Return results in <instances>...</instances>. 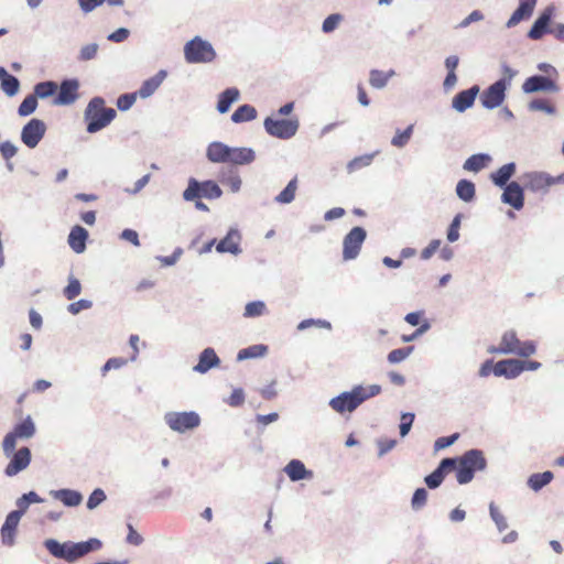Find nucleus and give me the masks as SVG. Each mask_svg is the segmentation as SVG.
<instances>
[{
	"instance_id": "052dcab7",
	"label": "nucleus",
	"mask_w": 564,
	"mask_h": 564,
	"mask_svg": "<svg viewBox=\"0 0 564 564\" xmlns=\"http://www.w3.org/2000/svg\"><path fill=\"white\" fill-rule=\"evenodd\" d=\"M414 419V413L405 412L401 414V423L399 425L401 437H405L409 434L413 425Z\"/></svg>"
},
{
	"instance_id": "5fc2aeb1",
	"label": "nucleus",
	"mask_w": 564,
	"mask_h": 564,
	"mask_svg": "<svg viewBox=\"0 0 564 564\" xmlns=\"http://www.w3.org/2000/svg\"><path fill=\"white\" fill-rule=\"evenodd\" d=\"M98 48L99 46L97 43H90L82 46L78 52L77 61L88 62L94 59L97 56Z\"/></svg>"
},
{
	"instance_id": "6e6552de",
	"label": "nucleus",
	"mask_w": 564,
	"mask_h": 564,
	"mask_svg": "<svg viewBox=\"0 0 564 564\" xmlns=\"http://www.w3.org/2000/svg\"><path fill=\"white\" fill-rule=\"evenodd\" d=\"M263 127L269 135L281 140H289L296 134L300 122L296 118L274 119L267 117L263 121Z\"/></svg>"
},
{
	"instance_id": "f257e3e1",
	"label": "nucleus",
	"mask_w": 564,
	"mask_h": 564,
	"mask_svg": "<svg viewBox=\"0 0 564 564\" xmlns=\"http://www.w3.org/2000/svg\"><path fill=\"white\" fill-rule=\"evenodd\" d=\"M381 392V387L379 384H370L362 386L357 384L352 387L349 391H344L338 395L332 398L328 402V405L333 411L339 414H344L346 412H354L358 409L364 402L378 395Z\"/></svg>"
},
{
	"instance_id": "72a5a7b5",
	"label": "nucleus",
	"mask_w": 564,
	"mask_h": 564,
	"mask_svg": "<svg viewBox=\"0 0 564 564\" xmlns=\"http://www.w3.org/2000/svg\"><path fill=\"white\" fill-rule=\"evenodd\" d=\"M239 95V90L235 87L227 88L220 93L217 101L218 112L226 113L231 105L238 100Z\"/></svg>"
},
{
	"instance_id": "423d86ee",
	"label": "nucleus",
	"mask_w": 564,
	"mask_h": 564,
	"mask_svg": "<svg viewBox=\"0 0 564 564\" xmlns=\"http://www.w3.org/2000/svg\"><path fill=\"white\" fill-rule=\"evenodd\" d=\"M216 56L212 43L200 36H195L184 45V57L189 64L212 63Z\"/></svg>"
},
{
	"instance_id": "4be33fe9",
	"label": "nucleus",
	"mask_w": 564,
	"mask_h": 564,
	"mask_svg": "<svg viewBox=\"0 0 564 564\" xmlns=\"http://www.w3.org/2000/svg\"><path fill=\"white\" fill-rule=\"evenodd\" d=\"M219 365L220 358L217 356L214 348L208 347L202 350L198 356V362L193 367V370L198 373H206Z\"/></svg>"
},
{
	"instance_id": "6ab92c4d",
	"label": "nucleus",
	"mask_w": 564,
	"mask_h": 564,
	"mask_svg": "<svg viewBox=\"0 0 564 564\" xmlns=\"http://www.w3.org/2000/svg\"><path fill=\"white\" fill-rule=\"evenodd\" d=\"M524 187L518 182H510L505 188L501 195V202L510 205L517 210L523 208L524 205Z\"/></svg>"
},
{
	"instance_id": "a211bd4d",
	"label": "nucleus",
	"mask_w": 564,
	"mask_h": 564,
	"mask_svg": "<svg viewBox=\"0 0 564 564\" xmlns=\"http://www.w3.org/2000/svg\"><path fill=\"white\" fill-rule=\"evenodd\" d=\"M78 87L79 83L77 79H64L58 87V94L53 100V105L67 106L75 102L78 97Z\"/></svg>"
},
{
	"instance_id": "f03ea898",
	"label": "nucleus",
	"mask_w": 564,
	"mask_h": 564,
	"mask_svg": "<svg viewBox=\"0 0 564 564\" xmlns=\"http://www.w3.org/2000/svg\"><path fill=\"white\" fill-rule=\"evenodd\" d=\"M44 546L54 557L73 563L88 553L99 550L102 543L96 538H90L84 542L68 541L64 543L55 539H47L44 541Z\"/></svg>"
},
{
	"instance_id": "338daca9",
	"label": "nucleus",
	"mask_w": 564,
	"mask_h": 564,
	"mask_svg": "<svg viewBox=\"0 0 564 564\" xmlns=\"http://www.w3.org/2000/svg\"><path fill=\"white\" fill-rule=\"evenodd\" d=\"M226 402L234 408L240 406L245 402L243 390L241 388L234 389Z\"/></svg>"
},
{
	"instance_id": "20e7f679",
	"label": "nucleus",
	"mask_w": 564,
	"mask_h": 564,
	"mask_svg": "<svg viewBox=\"0 0 564 564\" xmlns=\"http://www.w3.org/2000/svg\"><path fill=\"white\" fill-rule=\"evenodd\" d=\"M536 351V346L532 340L521 341L513 329L502 334L498 346H489L487 352L496 355H517L520 357H530Z\"/></svg>"
},
{
	"instance_id": "aec40b11",
	"label": "nucleus",
	"mask_w": 564,
	"mask_h": 564,
	"mask_svg": "<svg viewBox=\"0 0 564 564\" xmlns=\"http://www.w3.org/2000/svg\"><path fill=\"white\" fill-rule=\"evenodd\" d=\"M523 360L520 359H503L495 364L492 372L496 377H505L507 379H514L523 372Z\"/></svg>"
},
{
	"instance_id": "69168bd1",
	"label": "nucleus",
	"mask_w": 564,
	"mask_h": 564,
	"mask_svg": "<svg viewBox=\"0 0 564 564\" xmlns=\"http://www.w3.org/2000/svg\"><path fill=\"white\" fill-rule=\"evenodd\" d=\"M93 307V302L90 300L82 299L77 302H73L67 306L68 313L72 315H77L84 310H89Z\"/></svg>"
},
{
	"instance_id": "bb28decb",
	"label": "nucleus",
	"mask_w": 564,
	"mask_h": 564,
	"mask_svg": "<svg viewBox=\"0 0 564 564\" xmlns=\"http://www.w3.org/2000/svg\"><path fill=\"white\" fill-rule=\"evenodd\" d=\"M167 73L164 69L159 70L154 76L144 80L137 91L138 96L142 99L151 97L156 89L161 86L163 80L166 78Z\"/></svg>"
},
{
	"instance_id": "9b49d317",
	"label": "nucleus",
	"mask_w": 564,
	"mask_h": 564,
	"mask_svg": "<svg viewBox=\"0 0 564 564\" xmlns=\"http://www.w3.org/2000/svg\"><path fill=\"white\" fill-rule=\"evenodd\" d=\"M46 132V124L43 120L32 118L21 130V141L29 149H34L42 141Z\"/></svg>"
},
{
	"instance_id": "39448f33",
	"label": "nucleus",
	"mask_w": 564,
	"mask_h": 564,
	"mask_svg": "<svg viewBox=\"0 0 564 564\" xmlns=\"http://www.w3.org/2000/svg\"><path fill=\"white\" fill-rule=\"evenodd\" d=\"M457 459L456 480L459 485H466L474 479L476 471H481L487 466V460L480 449H469Z\"/></svg>"
},
{
	"instance_id": "473e14b6",
	"label": "nucleus",
	"mask_w": 564,
	"mask_h": 564,
	"mask_svg": "<svg viewBox=\"0 0 564 564\" xmlns=\"http://www.w3.org/2000/svg\"><path fill=\"white\" fill-rule=\"evenodd\" d=\"M254 159L256 153L251 148H231L228 163L245 165L252 163Z\"/></svg>"
},
{
	"instance_id": "8fccbe9b",
	"label": "nucleus",
	"mask_w": 564,
	"mask_h": 564,
	"mask_svg": "<svg viewBox=\"0 0 564 564\" xmlns=\"http://www.w3.org/2000/svg\"><path fill=\"white\" fill-rule=\"evenodd\" d=\"M80 292H82V284L79 282V280L73 275L68 276V284L63 290L64 296L67 300L72 301V300L76 299L80 294Z\"/></svg>"
},
{
	"instance_id": "6e6d98bb",
	"label": "nucleus",
	"mask_w": 564,
	"mask_h": 564,
	"mask_svg": "<svg viewBox=\"0 0 564 564\" xmlns=\"http://www.w3.org/2000/svg\"><path fill=\"white\" fill-rule=\"evenodd\" d=\"M221 183L229 186L231 192L237 193L241 187V178L237 172L230 170L228 175L223 174Z\"/></svg>"
},
{
	"instance_id": "4468645a",
	"label": "nucleus",
	"mask_w": 564,
	"mask_h": 564,
	"mask_svg": "<svg viewBox=\"0 0 564 564\" xmlns=\"http://www.w3.org/2000/svg\"><path fill=\"white\" fill-rule=\"evenodd\" d=\"M558 90L560 87L555 79L544 77L543 75L530 76L522 84V91L524 94L557 93Z\"/></svg>"
},
{
	"instance_id": "603ef678",
	"label": "nucleus",
	"mask_w": 564,
	"mask_h": 564,
	"mask_svg": "<svg viewBox=\"0 0 564 564\" xmlns=\"http://www.w3.org/2000/svg\"><path fill=\"white\" fill-rule=\"evenodd\" d=\"M413 350V346L393 349L388 354L387 359L390 364H399L405 360L412 354Z\"/></svg>"
},
{
	"instance_id": "37998d69",
	"label": "nucleus",
	"mask_w": 564,
	"mask_h": 564,
	"mask_svg": "<svg viewBox=\"0 0 564 564\" xmlns=\"http://www.w3.org/2000/svg\"><path fill=\"white\" fill-rule=\"evenodd\" d=\"M58 86L55 82L46 80L37 83L34 86L33 94L36 98L45 99L56 94Z\"/></svg>"
},
{
	"instance_id": "4c0bfd02",
	"label": "nucleus",
	"mask_w": 564,
	"mask_h": 564,
	"mask_svg": "<svg viewBox=\"0 0 564 564\" xmlns=\"http://www.w3.org/2000/svg\"><path fill=\"white\" fill-rule=\"evenodd\" d=\"M257 118V110L253 106L241 105L231 115V120L235 123L251 121Z\"/></svg>"
},
{
	"instance_id": "cd10ccee",
	"label": "nucleus",
	"mask_w": 564,
	"mask_h": 564,
	"mask_svg": "<svg viewBox=\"0 0 564 564\" xmlns=\"http://www.w3.org/2000/svg\"><path fill=\"white\" fill-rule=\"evenodd\" d=\"M87 239L88 231L84 227L76 225L70 229L67 241L74 252L83 253L86 250Z\"/></svg>"
},
{
	"instance_id": "c756f323",
	"label": "nucleus",
	"mask_w": 564,
	"mask_h": 564,
	"mask_svg": "<svg viewBox=\"0 0 564 564\" xmlns=\"http://www.w3.org/2000/svg\"><path fill=\"white\" fill-rule=\"evenodd\" d=\"M20 87H21L20 80L15 76L9 74L4 67L0 66V88H1V90L8 97H13L19 93Z\"/></svg>"
},
{
	"instance_id": "1a4fd4ad",
	"label": "nucleus",
	"mask_w": 564,
	"mask_h": 564,
	"mask_svg": "<svg viewBox=\"0 0 564 564\" xmlns=\"http://www.w3.org/2000/svg\"><path fill=\"white\" fill-rule=\"evenodd\" d=\"M164 422L172 431L185 433L186 431H191L199 426L200 416L194 411H171L164 414Z\"/></svg>"
},
{
	"instance_id": "e2e57ef3",
	"label": "nucleus",
	"mask_w": 564,
	"mask_h": 564,
	"mask_svg": "<svg viewBox=\"0 0 564 564\" xmlns=\"http://www.w3.org/2000/svg\"><path fill=\"white\" fill-rule=\"evenodd\" d=\"M18 151V147L11 141H3L0 143V154L4 161L11 160L17 155Z\"/></svg>"
},
{
	"instance_id": "de8ad7c7",
	"label": "nucleus",
	"mask_w": 564,
	"mask_h": 564,
	"mask_svg": "<svg viewBox=\"0 0 564 564\" xmlns=\"http://www.w3.org/2000/svg\"><path fill=\"white\" fill-rule=\"evenodd\" d=\"M489 514L499 532H502L508 528L507 518L499 511L495 502L489 503Z\"/></svg>"
},
{
	"instance_id": "4d7b16f0",
	"label": "nucleus",
	"mask_w": 564,
	"mask_h": 564,
	"mask_svg": "<svg viewBox=\"0 0 564 564\" xmlns=\"http://www.w3.org/2000/svg\"><path fill=\"white\" fill-rule=\"evenodd\" d=\"M107 499L102 489L96 488L88 497L87 509L94 510L99 507Z\"/></svg>"
},
{
	"instance_id": "7ed1b4c3",
	"label": "nucleus",
	"mask_w": 564,
	"mask_h": 564,
	"mask_svg": "<svg viewBox=\"0 0 564 564\" xmlns=\"http://www.w3.org/2000/svg\"><path fill=\"white\" fill-rule=\"evenodd\" d=\"M102 97H94L89 100L85 111L84 120L87 123L88 133H96L109 126L117 116L113 108H107Z\"/></svg>"
},
{
	"instance_id": "7c9ffc66",
	"label": "nucleus",
	"mask_w": 564,
	"mask_h": 564,
	"mask_svg": "<svg viewBox=\"0 0 564 564\" xmlns=\"http://www.w3.org/2000/svg\"><path fill=\"white\" fill-rule=\"evenodd\" d=\"M514 173L516 163L510 162L499 167L496 172L491 173L490 178L496 186L505 188L509 184V180L513 176Z\"/></svg>"
},
{
	"instance_id": "864d4df0",
	"label": "nucleus",
	"mask_w": 564,
	"mask_h": 564,
	"mask_svg": "<svg viewBox=\"0 0 564 564\" xmlns=\"http://www.w3.org/2000/svg\"><path fill=\"white\" fill-rule=\"evenodd\" d=\"M429 492L425 488H417L411 499V508L414 511L423 509L426 505Z\"/></svg>"
},
{
	"instance_id": "5701e85b",
	"label": "nucleus",
	"mask_w": 564,
	"mask_h": 564,
	"mask_svg": "<svg viewBox=\"0 0 564 564\" xmlns=\"http://www.w3.org/2000/svg\"><path fill=\"white\" fill-rule=\"evenodd\" d=\"M21 516L18 512L11 511L4 523L1 527V539L2 543L12 546L15 542V531L21 520Z\"/></svg>"
},
{
	"instance_id": "2eb2a0df",
	"label": "nucleus",
	"mask_w": 564,
	"mask_h": 564,
	"mask_svg": "<svg viewBox=\"0 0 564 564\" xmlns=\"http://www.w3.org/2000/svg\"><path fill=\"white\" fill-rule=\"evenodd\" d=\"M456 464H457V459L456 458H443L438 466L427 476H425L424 478V482L425 485L430 488V489H436L438 488L446 474L454 470L456 468Z\"/></svg>"
},
{
	"instance_id": "c03bdc74",
	"label": "nucleus",
	"mask_w": 564,
	"mask_h": 564,
	"mask_svg": "<svg viewBox=\"0 0 564 564\" xmlns=\"http://www.w3.org/2000/svg\"><path fill=\"white\" fill-rule=\"evenodd\" d=\"M378 153H379V151H376L373 153L364 154V155H360V156H357V158L352 159L347 164V171L349 173H352V172H355L357 170H360L362 167L369 166L372 163L373 158Z\"/></svg>"
},
{
	"instance_id": "a878e982",
	"label": "nucleus",
	"mask_w": 564,
	"mask_h": 564,
	"mask_svg": "<svg viewBox=\"0 0 564 564\" xmlns=\"http://www.w3.org/2000/svg\"><path fill=\"white\" fill-rule=\"evenodd\" d=\"M230 149L223 142L214 141L207 147L206 156L213 163H228Z\"/></svg>"
},
{
	"instance_id": "393cba45",
	"label": "nucleus",
	"mask_w": 564,
	"mask_h": 564,
	"mask_svg": "<svg viewBox=\"0 0 564 564\" xmlns=\"http://www.w3.org/2000/svg\"><path fill=\"white\" fill-rule=\"evenodd\" d=\"M283 470L291 481L312 479L314 476L313 471L307 469L302 460L295 458L291 459Z\"/></svg>"
},
{
	"instance_id": "e433bc0d",
	"label": "nucleus",
	"mask_w": 564,
	"mask_h": 564,
	"mask_svg": "<svg viewBox=\"0 0 564 564\" xmlns=\"http://www.w3.org/2000/svg\"><path fill=\"white\" fill-rule=\"evenodd\" d=\"M42 502L43 499L35 491H29L17 499V510H13V512H18L21 517H23V514L29 509L30 505Z\"/></svg>"
},
{
	"instance_id": "0e129e2a",
	"label": "nucleus",
	"mask_w": 564,
	"mask_h": 564,
	"mask_svg": "<svg viewBox=\"0 0 564 564\" xmlns=\"http://www.w3.org/2000/svg\"><path fill=\"white\" fill-rule=\"evenodd\" d=\"M137 93L134 94H123V95H120L117 99V107L119 110L121 111H127L129 110L133 104L135 102V99H137Z\"/></svg>"
},
{
	"instance_id": "a19ab883",
	"label": "nucleus",
	"mask_w": 564,
	"mask_h": 564,
	"mask_svg": "<svg viewBox=\"0 0 564 564\" xmlns=\"http://www.w3.org/2000/svg\"><path fill=\"white\" fill-rule=\"evenodd\" d=\"M13 432L23 440H29L34 436L36 429L32 417L29 415L22 422L18 423Z\"/></svg>"
},
{
	"instance_id": "3c124183",
	"label": "nucleus",
	"mask_w": 564,
	"mask_h": 564,
	"mask_svg": "<svg viewBox=\"0 0 564 564\" xmlns=\"http://www.w3.org/2000/svg\"><path fill=\"white\" fill-rule=\"evenodd\" d=\"M344 21V15L340 13L329 14L322 23V31L326 34L334 32L339 24Z\"/></svg>"
},
{
	"instance_id": "c9c22d12",
	"label": "nucleus",
	"mask_w": 564,
	"mask_h": 564,
	"mask_svg": "<svg viewBox=\"0 0 564 564\" xmlns=\"http://www.w3.org/2000/svg\"><path fill=\"white\" fill-rule=\"evenodd\" d=\"M395 76V72L390 69L388 72H382L379 69H371L369 73V84L372 88L383 89L389 79Z\"/></svg>"
},
{
	"instance_id": "774afa93",
	"label": "nucleus",
	"mask_w": 564,
	"mask_h": 564,
	"mask_svg": "<svg viewBox=\"0 0 564 564\" xmlns=\"http://www.w3.org/2000/svg\"><path fill=\"white\" fill-rule=\"evenodd\" d=\"M458 437L459 435L457 433L452 434L449 436L438 437L434 443L435 451H441L453 445L458 440Z\"/></svg>"
},
{
	"instance_id": "09e8293b",
	"label": "nucleus",
	"mask_w": 564,
	"mask_h": 564,
	"mask_svg": "<svg viewBox=\"0 0 564 564\" xmlns=\"http://www.w3.org/2000/svg\"><path fill=\"white\" fill-rule=\"evenodd\" d=\"M267 311L265 303L263 301H252L247 303L245 306L243 316L248 318L262 316Z\"/></svg>"
},
{
	"instance_id": "dca6fc26",
	"label": "nucleus",
	"mask_w": 564,
	"mask_h": 564,
	"mask_svg": "<svg viewBox=\"0 0 564 564\" xmlns=\"http://www.w3.org/2000/svg\"><path fill=\"white\" fill-rule=\"evenodd\" d=\"M554 7L549 6L541 12L528 32L529 39L536 41L542 39L544 34L551 32L550 23L554 15Z\"/></svg>"
},
{
	"instance_id": "c85d7f7f",
	"label": "nucleus",
	"mask_w": 564,
	"mask_h": 564,
	"mask_svg": "<svg viewBox=\"0 0 564 564\" xmlns=\"http://www.w3.org/2000/svg\"><path fill=\"white\" fill-rule=\"evenodd\" d=\"M50 495L61 501L64 506L73 508L77 507L83 502V495L74 489H58V490H52Z\"/></svg>"
},
{
	"instance_id": "f3484780",
	"label": "nucleus",
	"mask_w": 564,
	"mask_h": 564,
	"mask_svg": "<svg viewBox=\"0 0 564 564\" xmlns=\"http://www.w3.org/2000/svg\"><path fill=\"white\" fill-rule=\"evenodd\" d=\"M31 451L29 447H22L17 452H13L9 457L11 458L4 469V474L8 477H13L24 470L31 463Z\"/></svg>"
},
{
	"instance_id": "680f3d73",
	"label": "nucleus",
	"mask_w": 564,
	"mask_h": 564,
	"mask_svg": "<svg viewBox=\"0 0 564 564\" xmlns=\"http://www.w3.org/2000/svg\"><path fill=\"white\" fill-rule=\"evenodd\" d=\"M18 438L20 437L13 431L4 436L2 442V448L6 457H10L14 452Z\"/></svg>"
},
{
	"instance_id": "412c9836",
	"label": "nucleus",
	"mask_w": 564,
	"mask_h": 564,
	"mask_svg": "<svg viewBox=\"0 0 564 564\" xmlns=\"http://www.w3.org/2000/svg\"><path fill=\"white\" fill-rule=\"evenodd\" d=\"M480 88L478 85H474L468 89L462 90L456 94L452 99V107L457 112H464L473 107Z\"/></svg>"
},
{
	"instance_id": "58836bf2",
	"label": "nucleus",
	"mask_w": 564,
	"mask_h": 564,
	"mask_svg": "<svg viewBox=\"0 0 564 564\" xmlns=\"http://www.w3.org/2000/svg\"><path fill=\"white\" fill-rule=\"evenodd\" d=\"M553 473L552 471H544V473H538L532 474L528 479V486L533 491H539L546 485H549L553 479Z\"/></svg>"
},
{
	"instance_id": "79ce46f5",
	"label": "nucleus",
	"mask_w": 564,
	"mask_h": 564,
	"mask_svg": "<svg viewBox=\"0 0 564 564\" xmlns=\"http://www.w3.org/2000/svg\"><path fill=\"white\" fill-rule=\"evenodd\" d=\"M297 189V178H292L288 185L281 191L275 197L274 202L280 204H290L295 198V192Z\"/></svg>"
},
{
	"instance_id": "b1692460",
	"label": "nucleus",
	"mask_w": 564,
	"mask_h": 564,
	"mask_svg": "<svg viewBox=\"0 0 564 564\" xmlns=\"http://www.w3.org/2000/svg\"><path fill=\"white\" fill-rule=\"evenodd\" d=\"M240 239L241 237L239 231L235 228H231L227 232L226 237L216 245V251L219 253L229 252L237 256L241 253V249L239 247Z\"/></svg>"
},
{
	"instance_id": "f8f14e48",
	"label": "nucleus",
	"mask_w": 564,
	"mask_h": 564,
	"mask_svg": "<svg viewBox=\"0 0 564 564\" xmlns=\"http://www.w3.org/2000/svg\"><path fill=\"white\" fill-rule=\"evenodd\" d=\"M507 89L505 80H496L481 93L482 107L489 110L500 107L505 101Z\"/></svg>"
},
{
	"instance_id": "ddd939ff",
	"label": "nucleus",
	"mask_w": 564,
	"mask_h": 564,
	"mask_svg": "<svg viewBox=\"0 0 564 564\" xmlns=\"http://www.w3.org/2000/svg\"><path fill=\"white\" fill-rule=\"evenodd\" d=\"M523 187L533 193H547L553 185V176L545 172H529L522 175Z\"/></svg>"
},
{
	"instance_id": "f704fd0d",
	"label": "nucleus",
	"mask_w": 564,
	"mask_h": 564,
	"mask_svg": "<svg viewBox=\"0 0 564 564\" xmlns=\"http://www.w3.org/2000/svg\"><path fill=\"white\" fill-rule=\"evenodd\" d=\"M455 192L460 200L470 203L475 199L476 186L471 181L463 178L457 182Z\"/></svg>"
},
{
	"instance_id": "0eeeda50",
	"label": "nucleus",
	"mask_w": 564,
	"mask_h": 564,
	"mask_svg": "<svg viewBox=\"0 0 564 564\" xmlns=\"http://www.w3.org/2000/svg\"><path fill=\"white\" fill-rule=\"evenodd\" d=\"M223 194L219 185L212 181L199 182L194 177L188 180L186 189L183 192V199L186 202H193L197 198L216 199Z\"/></svg>"
},
{
	"instance_id": "2f4dec72",
	"label": "nucleus",
	"mask_w": 564,
	"mask_h": 564,
	"mask_svg": "<svg viewBox=\"0 0 564 564\" xmlns=\"http://www.w3.org/2000/svg\"><path fill=\"white\" fill-rule=\"evenodd\" d=\"M491 160V156L487 153L473 154L464 162L463 169L467 172L478 173L486 169Z\"/></svg>"
},
{
	"instance_id": "9d476101",
	"label": "nucleus",
	"mask_w": 564,
	"mask_h": 564,
	"mask_svg": "<svg viewBox=\"0 0 564 564\" xmlns=\"http://www.w3.org/2000/svg\"><path fill=\"white\" fill-rule=\"evenodd\" d=\"M366 238L367 231L365 228L357 226L350 229L343 240V259L345 261L356 259Z\"/></svg>"
},
{
	"instance_id": "bf43d9fd",
	"label": "nucleus",
	"mask_w": 564,
	"mask_h": 564,
	"mask_svg": "<svg viewBox=\"0 0 564 564\" xmlns=\"http://www.w3.org/2000/svg\"><path fill=\"white\" fill-rule=\"evenodd\" d=\"M316 326L319 328L332 329V324L325 319L307 318L299 323L297 329L305 330L308 327Z\"/></svg>"
},
{
	"instance_id": "ea45409f",
	"label": "nucleus",
	"mask_w": 564,
	"mask_h": 564,
	"mask_svg": "<svg viewBox=\"0 0 564 564\" xmlns=\"http://www.w3.org/2000/svg\"><path fill=\"white\" fill-rule=\"evenodd\" d=\"M268 351V347L265 345H252L247 348H242L237 354V360L243 361L251 358L263 357Z\"/></svg>"
},
{
	"instance_id": "a18cd8bd",
	"label": "nucleus",
	"mask_w": 564,
	"mask_h": 564,
	"mask_svg": "<svg viewBox=\"0 0 564 564\" xmlns=\"http://www.w3.org/2000/svg\"><path fill=\"white\" fill-rule=\"evenodd\" d=\"M37 105L36 96L34 94L28 95L18 107V115L20 117H28L36 110Z\"/></svg>"
},
{
	"instance_id": "49530a36",
	"label": "nucleus",
	"mask_w": 564,
	"mask_h": 564,
	"mask_svg": "<svg viewBox=\"0 0 564 564\" xmlns=\"http://www.w3.org/2000/svg\"><path fill=\"white\" fill-rule=\"evenodd\" d=\"M413 129L414 126L410 124L403 131L397 130L395 135L391 139V144L399 149L404 148L413 134Z\"/></svg>"
},
{
	"instance_id": "13d9d810",
	"label": "nucleus",
	"mask_w": 564,
	"mask_h": 564,
	"mask_svg": "<svg viewBox=\"0 0 564 564\" xmlns=\"http://www.w3.org/2000/svg\"><path fill=\"white\" fill-rule=\"evenodd\" d=\"M531 111H543L547 115L555 113V107L543 99H533L528 105Z\"/></svg>"
}]
</instances>
